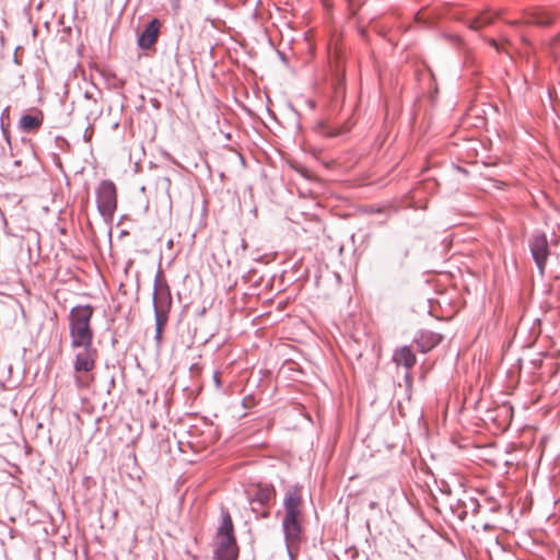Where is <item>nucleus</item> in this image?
<instances>
[{
	"label": "nucleus",
	"mask_w": 560,
	"mask_h": 560,
	"mask_svg": "<svg viewBox=\"0 0 560 560\" xmlns=\"http://www.w3.org/2000/svg\"><path fill=\"white\" fill-rule=\"evenodd\" d=\"M94 308L90 304L77 305L69 314L70 345L75 352L73 363L74 382L78 388H86L93 382L89 374L94 370L97 359V350L93 346L94 332L91 319Z\"/></svg>",
	"instance_id": "obj_1"
},
{
	"label": "nucleus",
	"mask_w": 560,
	"mask_h": 560,
	"mask_svg": "<svg viewBox=\"0 0 560 560\" xmlns=\"http://www.w3.org/2000/svg\"><path fill=\"white\" fill-rule=\"evenodd\" d=\"M238 547L234 535V526L229 512L223 511L221 523L214 537V558L217 560H236Z\"/></svg>",
	"instance_id": "obj_2"
},
{
	"label": "nucleus",
	"mask_w": 560,
	"mask_h": 560,
	"mask_svg": "<svg viewBox=\"0 0 560 560\" xmlns=\"http://www.w3.org/2000/svg\"><path fill=\"white\" fill-rule=\"evenodd\" d=\"M97 210L105 221H112L117 209V189L113 182L102 180L96 188Z\"/></svg>",
	"instance_id": "obj_3"
},
{
	"label": "nucleus",
	"mask_w": 560,
	"mask_h": 560,
	"mask_svg": "<svg viewBox=\"0 0 560 560\" xmlns=\"http://www.w3.org/2000/svg\"><path fill=\"white\" fill-rule=\"evenodd\" d=\"M172 294L168 283L161 270L154 277L153 308L154 316H168L172 307Z\"/></svg>",
	"instance_id": "obj_4"
},
{
	"label": "nucleus",
	"mask_w": 560,
	"mask_h": 560,
	"mask_svg": "<svg viewBox=\"0 0 560 560\" xmlns=\"http://www.w3.org/2000/svg\"><path fill=\"white\" fill-rule=\"evenodd\" d=\"M282 528L289 556L293 559L299 550L302 535L300 516L284 515Z\"/></svg>",
	"instance_id": "obj_5"
},
{
	"label": "nucleus",
	"mask_w": 560,
	"mask_h": 560,
	"mask_svg": "<svg viewBox=\"0 0 560 560\" xmlns=\"http://www.w3.org/2000/svg\"><path fill=\"white\" fill-rule=\"evenodd\" d=\"M529 247L540 273L544 275L547 258L550 253L546 234L541 232L535 233L529 241Z\"/></svg>",
	"instance_id": "obj_6"
},
{
	"label": "nucleus",
	"mask_w": 560,
	"mask_h": 560,
	"mask_svg": "<svg viewBox=\"0 0 560 560\" xmlns=\"http://www.w3.org/2000/svg\"><path fill=\"white\" fill-rule=\"evenodd\" d=\"M301 503H302V492L301 487L294 486L290 488L284 497L283 505H284V515L292 516H301Z\"/></svg>",
	"instance_id": "obj_7"
},
{
	"label": "nucleus",
	"mask_w": 560,
	"mask_h": 560,
	"mask_svg": "<svg viewBox=\"0 0 560 560\" xmlns=\"http://www.w3.org/2000/svg\"><path fill=\"white\" fill-rule=\"evenodd\" d=\"M161 23L158 19L151 20L138 37V45L141 49H149L159 37Z\"/></svg>",
	"instance_id": "obj_8"
},
{
	"label": "nucleus",
	"mask_w": 560,
	"mask_h": 560,
	"mask_svg": "<svg viewBox=\"0 0 560 560\" xmlns=\"http://www.w3.org/2000/svg\"><path fill=\"white\" fill-rule=\"evenodd\" d=\"M442 335L438 332L423 330L420 332L419 337L416 338V343L419 351L425 353L436 347L442 341Z\"/></svg>",
	"instance_id": "obj_9"
},
{
	"label": "nucleus",
	"mask_w": 560,
	"mask_h": 560,
	"mask_svg": "<svg viewBox=\"0 0 560 560\" xmlns=\"http://www.w3.org/2000/svg\"><path fill=\"white\" fill-rule=\"evenodd\" d=\"M393 360L396 364L410 370L416 364V355L409 346H404L395 350Z\"/></svg>",
	"instance_id": "obj_10"
},
{
	"label": "nucleus",
	"mask_w": 560,
	"mask_h": 560,
	"mask_svg": "<svg viewBox=\"0 0 560 560\" xmlns=\"http://www.w3.org/2000/svg\"><path fill=\"white\" fill-rule=\"evenodd\" d=\"M43 124V117L24 115L21 117L20 126L26 132H33L39 129Z\"/></svg>",
	"instance_id": "obj_11"
},
{
	"label": "nucleus",
	"mask_w": 560,
	"mask_h": 560,
	"mask_svg": "<svg viewBox=\"0 0 560 560\" xmlns=\"http://www.w3.org/2000/svg\"><path fill=\"white\" fill-rule=\"evenodd\" d=\"M275 489L271 485H261L255 493V500L265 505L275 498Z\"/></svg>",
	"instance_id": "obj_12"
},
{
	"label": "nucleus",
	"mask_w": 560,
	"mask_h": 560,
	"mask_svg": "<svg viewBox=\"0 0 560 560\" xmlns=\"http://www.w3.org/2000/svg\"><path fill=\"white\" fill-rule=\"evenodd\" d=\"M494 14L491 12H483L480 15L469 21V27L472 30H479L490 23H492Z\"/></svg>",
	"instance_id": "obj_13"
},
{
	"label": "nucleus",
	"mask_w": 560,
	"mask_h": 560,
	"mask_svg": "<svg viewBox=\"0 0 560 560\" xmlns=\"http://www.w3.org/2000/svg\"><path fill=\"white\" fill-rule=\"evenodd\" d=\"M155 317V336H154V339L158 343L161 342L162 340V332H163V327L166 325L167 320H168V316H154Z\"/></svg>",
	"instance_id": "obj_14"
},
{
	"label": "nucleus",
	"mask_w": 560,
	"mask_h": 560,
	"mask_svg": "<svg viewBox=\"0 0 560 560\" xmlns=\"http://www.w3.org/2000/svg\"><path fill=\"white\" fill-rule=\"evenodd\" d=\"M552 19L547 13H538L536 16L533 18V23L539 24V25H549L551 23Z\"/></svg>",
	"instance_id": "obj_15"
},
{
	"label": "nucleus",
	"mask_w": 560,
	"mask_h": 560,
	"mask_svg": "<svg viewBox=\"0 0 560 560\" xmlns=\"http://www.w3.org/2000/svg\"><path fill=\"white\" fill-rule=\"evenodd\" d=\"M9 115V107H5L2 112V115H1V126H3V118L4 116H8Z\"/></svg>",
	"instance_id": "obj_16"
},
{
	"label": "nucleus",
	"mask_w": 560,
	"mask_h": 560,
	"mask_svg": "<svg viewBox=\"0 0 560 560\" xmlns=\"http://www.w3.org/2000/svg\"><path fill=\"white\" fill-rule=\"evenodd\" d=\"M377 505H378L377 502H374V501L370 502V504H369L370 509H375V508H377Z\"/></svg>",
	"instance_id": "obj_17"
}]
</instances>
